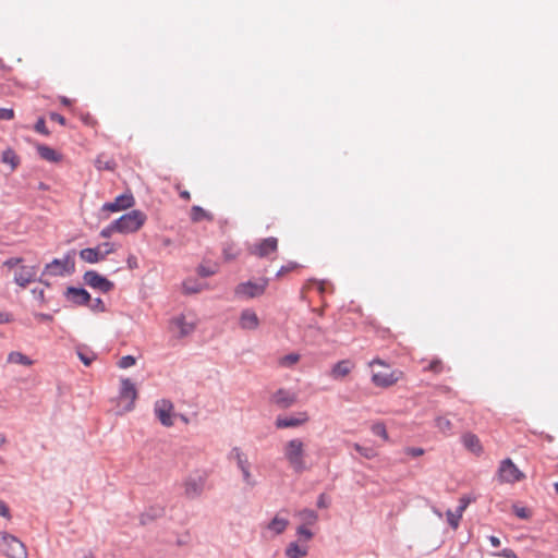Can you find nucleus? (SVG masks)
<instances>
[{
    "instance_id": "f257e3e1",
    "label": "nucleus",
    "mask_w": 558,
    "mask_h": 558,
    "mask_svg": "<svg viewBox=\"0 0 558 558\" xmlns=\"http://www.w3.org/2000/svg\"><path fill=\"white\" fill-rule=\"evenodd\" d=\"M136 398V383L130 378H120L118 392L111 399L112 411L117 415H123L134 410Z\"/></svg>"
},
{
    "instance_id": "f03ea898",
    "label": "nucleus",
    "mask_w": 558,
    "mask_h": 558,
    "mask_svg": "<svg viewBox=\"0 0 558 558\" xmlns=\"http://www.w3.org/2000/svg\"><path fill=\"white\" fill-rule=\"evenodd\" d=\"M282 456L289 468L295 473H303L306 465V444L301 438L287 440L282 446Z\"/></svg>"
},
{
    "instance_id": "7ed1b4c3",
    "label": "nucleus",
    "mask_w": 558,
    "mask_h": 558,
    "mask_svg": "<svg viewBox=\"0 0 558 558\" xmlns=\"http://www.w3.org/2000/svg\"><path fill=\"white\" fill-rule=\"evenodd\" d=\"M1 267L7 269L8 272L13 271L14 282L23 289L34 282L37 276V268L35 266L24 265L23 258L21 257L8 258L2 263Z\"/></svg>"
},
{
    "instance_id": "20e7f679",
    "label": "nucleus",
    "mask_w": 558,
    "mask_h": 558,
    "mask_svg": "<svg viewBox=\"0 0 558 558\" xmlns=\"http://www.w3.org/2000/svg\"><path fill=\"white\" fill-rule=\"evenodd\" d=\"M372 369V383L376 387L387 388L397 384L402 377L403 372L392 369L383 360L375 359L369 362Z\"/></svg>"
},
{
    "instance_id": "39448f33",
    "label": "nucleus",
    "mask_w": 558,
    "mask_h": 558,
    "mask_svg": "<svg viewBox=\"0 0 558 558\" xmlns=\"http://www.w3.org/2000/svg\"><path fill=\"white\" fill-rule=\"evenodd\" d=\"M197 324L198 319L195 314L182 313L170 319L169 331L175 338H184L195 331Z\"/></svg>"
},
{
    "instance_id": "423d86ee",
    "label": "nucleus",
    "mask_w": 558,
    "mask_h": 558,
    "mask_svg": "<svg viewBox=\"0 0 558 558\" xmlns=\"http://www.w3.org/2000/svg\"><path fill=\"white\" fill-rule=\"evenodd\" d=\"M207 477L206 471H195L189 474L182 482L183 495L189 499L198 498L205 489Z\"/></svg>"
},
{
    "instance_id": "0eeeda50",
    "label": "nucleus",
    "mask_w": 558,
    "mask_h": 558,
    "mask_svg": "<svg viewBox=\"0 0 558 558\" xmlns=\"http://www.w3.org/2000/svg\"><path fill=\"white\" fill-rule=\"evenodd\" d=\"M0 549L9 558H27L25 545L15 536L0 532Z\"/></svg>"
},
{
    "instance_id": "6e6552de",
    "label": "nucleus",
    "mask_w": 558,
    "mask_h": 558,
    "mask_svg": "<svg viewBox=\"0 0 558 558\" xmlns=\"http://www.w3.org/2000/svg\"><path fill=\"white\" fill-rule=\"evenodd\" d=\"M269 280L267 278H259L255 281H246L236 286L235 295L243 299H254L263 295L268 287Z\"/></svg>"
},
{
    "instance_id": "1a4fd4ad",
    "label": "nucleus",
    "mask_w": 558,
    "mask_h": 558,
    "mask_svg": "<svg viewBox=\"0 0 558 558\" xmlns=\"http://www.w3.org/2000/svg\"><path fill=\"white\" fill-rule=\"evenodd\" d=\"M497 478L502 484H513L524 478L523 472L513 463L510 458L504 459L497 470Z\"/></svg>"
},
{
    "instance_id": "9d476101",
    "label": "nucleus",
    "mask_w": 558,
    "mask_h": 558,
    "mask_svg": "<svg viewBox=\"0 0 558 558\" xmlns=\"http://www.w3.org/2000/svg\"><path fill=\"white\" fill-rule=\"evenodd\" d=\"M74 271V259L71 254L63 258H56L45 267V274L50 276H64Z\"/></svg>"
},
{
    "instance_id": "9b49d317",
    "label": "nucleus",
    "mask_w": 558,
    "mask_h": 558,
    "mask_svg": "<svg viewBox=\"0 0 558 558\" xmlns=\"http://www.w3.org/2000/svg\"><path fill=\"white\" fill-rule=\"evenodd\" d=\"M155 414L159 422L166 426L171 427L174 424L175 418V412H174V405L171 401L161 399L156 401L155 403Z\"/></svg>"
},
{
    "instance_id": "f8f14e48",
    "label": "nucleus",
    "mask_w": 558,
    "mask_h": 558,
    "mask_svg": "<svg viewBox=\"0 0 558 558\" xmlns=\"http://www.w3.org/2000/svg\"><path fill=\"white\" fill-rule=\"evenodd\" d=\"M112 252V247L110 243H105L97 247L93 248H84L80 252V257L90 264L98 263Z\"/></svg>"
},
{
    "instance_id": "ddd939ff",
    "label": "nucleus",
    "mask_w": 558,
    "mask_h": 558,
    "mask_svg": "<svg viewBox=\"0 0 558 558\" xmlns=\"http://www.w3.org/2000/svg\"><path fill=\"white\" fill-rule=\"evenodd\" d=\"M278 250V240L277 238L269 236L266 238L258 243L250 246V253L259 258L268 257L270 254L277 252Z\"/></svg>"
},
{
    "instance_id": "4468645a",
    "label": "nucleus",
    "mask_w": 558,
    "mask_h": 558,
    "mask_svg": "<svg viewBox=\"0 0 558 558\" xmlns=\"http://www.w3.org/2000/svg\"><path fill=\"white\" fill-rule=\"evenodd\" d=\"M119 233L134 232L140 228V214L133 210L114 221Z\"/></svg>"
},
{
    "instance_id": "2eb2a0df",
    "label": "nucleus",
    "mask_w": 558,
    "mask_h": 558,
    "mask_svg": "<svg viewBox=\"0 0 558 558\" xmlns=\"http://www.w3.org/2000/svg\"><path fill=\"white\" fill-rule=\"evenodd\" d=\"M84 282L94 289L100 290L101 292H108L113 288L112 282L94 270H89L84 274Z\"/></svg>"
},
{
    "instance_id": "dca6fc26",
    "label": "nucleus",
    "mask_w": 558,
    "mask_h": 558,
    "mask_svg": "<svg viewBox=\"0 0 558 558\" xmlns=\"http://www.w3.org/2000/svg\"><path fill=\"white\" fill-rule=\"evenodd\" d=\"M310 417L307 412H299L292 416H278L276 418L275 425L277 428H290V427H299L306 422H308Z\"/></svg>"
},
{
    "instance_id": "f3484780",
    "label": "nucleus",
    "mask_w": 558,
    "mask_h": 558,
    "mask_svg": "<svg viewBox=\"0 0 558 558\" xmlns=\"http://www.w3.org/2000/svg\"><path fill=\"white\" fill-rule=\"evenodd\" d=\"M260 325L257 313L252 308H245L241 312L239 317V326L246 331L256 330Z\"/></svg>"
},
{
    "instance_id": "a211bd4d",
    "label": "nucleus",
    "mask_w": 558,
    "mask_h": 558,
    "mask_svg": "<svg viewBox=\"0 0 558 558\" xmlns=\"http://www.w3.org/2000/svg\"><path fill=\"white\" fill-rule=\"evenodd\" d=\"M134 204V198L130 194H122L113 202L106 203L102 206L104 211L116 213L131 207Z\"/></svg>"
},
{
    "instance_id": "6ab92c4d",
    "label": "nucleus",
    "mask_w": 558,
    "mask_h": 558,
    "mask_svg": "<svg viewBox=\"0 0 558 558\" xmlns=\"http://www.w3.org/2000/svg\"><path fill=\"white\" fill-rule=\"evenodd\" d=\"M272 401L281 409H288L296 403L298 396L286 389H279L274 396Z\"/></svg>"
},
{
    "instance_id": "aec40b11",
    "label": "nucleus",
    "mask_w": 558,
    "mask_h": 558,
    "mask_svg": "<svg viewBox=\"0 0 558 558\" xmlns=\"http://www.w3.org/2000/svg\"><path fill=\"white\" fill-rule=\"evenodd\" d=\"M36 149L40 158L48 162L58 163L62 161V154L47 145L39 144L36 146Z\"/></svg>"
},
{
    "instance_id": "412c9836",
    "label": "nucleus",
    "mask_w": 558,
    "mask_h": 558,
    "mask_svg": "<svg viewBox=\"0 0 558 558\" xmlns=\"http://www.w3.org/2000/svg\"><path fill=\"white\" fill-rule=\"evenodd\" d=\"M65 295L69 301L78 305L86 304L90 299L89 293L82 288L70 287L68 288Z\"/></svg>"
},
{
    "instance_id": "4be33fe9",
    "label": "nucleus",
    "mask_w": 558,
    "mask_h": 558,
    "mask_svg": "<svg viewBox=\"0 0 558 558\" xmlns=\"http://www.w3.org/2000/svg\"><path fill=\"white\" fill-rule=\"evenodd\" d=\"M462 442L468 450L476 456H480L483 452V447L478 437L472 433L464 434L462 436Z\"/></svg>"
},
{
    "instance_id": "5701e85b",
    "label": "nucleus",
    "mask_w": 558,
    "mask_h": 558,
    "mask_svg": "<svg viewBox=\"0 0 558 558\" xmlns=\"http://www.w3.org/2000/svg\"><path fill=\"white\" fill-rule=\"evenodd\" d=\"M289 525V520L280 515V513L276 514L275 518L268 523V529L272 531L276 535L281 534L287 526Z\"/></svg>"
},
{
    "instance_id": "b1692460",
    "label": "nucleus",
    "mask_w": 558,
    "mask_h": 558,
    "mask_svg": "<svg viewBox=\"0 0 558 558\" xmlns=\"http://www.w3.org/2000/svg\"><path fill=\"white\" fill-rule=\"evenodd\" d=\"M295 515L302 521V525L311 526L314 525L318 519L317 513L311 509H303L295 513Z\"/></svg>"
},
{
    "instance_id": "393cba45",
    "label": "nucleus",
    "mask_w": 558,
    "mask_h": 558,
    "mask_svg": "<svg viewBox=\"0 0 558 558\" xmlns=\"http://www.w3.org/2000/svg\"><path fill=\"white\" fill-rule=\"evenodd\" d=\"M190 217H191V220L194 222H199L203 220H208V221L214 220V216L210 213L203 209L201 206H193L191 208Z\"/></svg>"
},
{
    "instance_id": "a878e982",
    "label": "nucleus",
    "mask_w": 558,
    "mask_h": 558,
    "mask_svg": "<svg viewBox=\"0 0 558 558\" xmlns=\"http://www.w3.org/2000/svg\"><path fill=\"white\" fill-rule=\"evenodd\" d=\"M351 372V364L349 361L338 362L331 369V376L336 379L345 377Z\"/></svg>"
},
{
    "instance_id": "bb28decb",
    "label": "nucleus",
    "mask_w": 558,
    "mask_h": 558,
    "mask_svg": "<svg viewBox=\"0 0 558 558\" xmlns=\"http://www.w3.org/2000/svg\"><path fill=\"white\" fill-rule=\"evenodd\" d=\"M8 362L12 364H21L24 366H32L34 362L25 354L19 351H12L8 355Z\"/></svg>"
},
{
    "instance_id": "cd10ccee",
    "label": "nucleus",
    "mask_w": 558,
    "mask_h": 558,
    "mask_svg": "<svg viewBox=\"0 0 558 558\" xmlns=\"http://www.w3.org/2000/svg\"><path fill=\"white\" fill-rule=\"evenodd\" d=\"M232 458L235 460L239 470L251 469V463L247 456L239 448H233L231 451Z\"/></svg>"
},
{
    "instance_id": "c85d7f7f",
    "label": "nucleus",
    "mask_w": 558,
    "mask_h": 558,
    "mask_svg": "<svg viewBox=\"0 0 558 558\" xmlns=\"http://www.w3.org/2000/svg\"><path fill=\"white\" fill-rule=\"evenodd\" d=\"M286 555L289 558H302L307 555V547L300 546L298 543H291L286 549Z\"/></svg>"
},
{
    "instance_id": "c756f323",
    "label": "nucleus",
    "mask_w": 558,
    "mask_h": 558,
    "mask_svg": "<svg viewBox=\"0 0 558 558\" xmlns=\"http://www.w3.org/2000/svg\"><path fill=\"white\" fill-rule=\"evenodd\" d=\"M1 160L2 162L10 165L12 169H15L20 163L19 156L11 148H8L2 153Z\"/></svg>"
},
{
    "instance_id": "7c9ffc66",
    "label": "nucleus",
    "mask_w": 558,
    "mask_h": 558,
    "mask_svg": "<svg viewBox=\"0 0 558 558\" xmlns=\"http://www.w3.org/2000/svg\"><path fill=\"white\" fill-rule=\"evenodd\" d=\"M222 255L226 262H231L238 258L240 250L233 243H226L222 248Z\"/></svg>"
},
{
    "instance_id": "2f4dec72",
    "label": "nucleus",
    "mask_w": 558,
    "mask_h": 558,
    "mask_svg": "<svg viewBox=\"0 0 558 558\" xmlns=\"http://www.w3.org/2000/svg\"><path fill=\"white\" fill-rule=\"evenodd\" d=\"M219 265L213 264H201L197 268V274L202 277H209L218 272Z\"/></svg>"
},
{
    "instance_id": "473e14b6",
    "label": "nucleus",
    "mask_w": 558,
    "mask_h": 558,
    "mask_svg": "<svg viewBox=\"0 0 558 558\" xmlns=\"http://www.w3.org/2000/svg\"><path fill=\"white\" fill-rule=\"evenodd\" d=\"M435 423H436V427L442 433V434H450L451 429H452V423L449 418L445 417V416H438L436 420H435Z\"/></svg>"
},
{
    "instance_id": "72a5a7b5",
    "label": "nucleus",
    "mask_w": 558,
    "mask_h": 558,
    "mask_svg": "<svg viewBox=\"0 0 558 558\" xmlns=\"http://www.w3.org/2000/svg\"><path fill=\"white\" fill-rule=\"evenodd\" d=\"M300 268V265L295 262H289L286 265L281 266L280 269L277 271L276 277L278 279L283 278L288 274Z\"/></svg>"
},
{
    "instance_id": "f704fd0d",
    "label": "nucleus",
    "mask_w": 558,
    "mask_h": 558,
    "mask_svg": "<svg viewBox=\"0 0 558 558\" xmlns=\"http://www.w3.org/2000/svg\"><path fill=\"white\" fill-rule=\"evenodd\" d=\"M353 448L355 451H357L362 457L366 459H374L377 456V452L375 449L371 447H363L360 444H353Z\"/></svg>"
},
{
    "instance_id": "c9c22d12",
    "label": "nucleus",
    "mask_w": 558,
    "mask_h": 558,
    "mask_svg": "<svg viewBox=\"0 0 558 558\" xmlns=\"http://www.w3.org/2000/svg\"><path fill=\"white\" fill-rule=\"evenodd\" d=\"M300 361V354L291 353L287 354L279 360V364L283 367H292Z\"/></svg>"
},
{
    "instance_id": "e433bc0d",
    "label": "nucleus",
    "mask_w": 558,
    "mask_h": 558,
    "mask_svg": "<svg viewBox=\"0 0 558 558\" xmlns=\"http://www.w3.org/2000/svg\"><path fill=\"white\" fill-rule=\"evenodd\" d=\"M444 371L442 361L439 359L432 360L427 366L424 367V372H430L434 374H439Z\"/></svg>"
},
{
    "instance_id": "4c0bfd02",
    "label": "nucleus",
    "mask_w": 558,
    "mask_h": 558,
    "mask_svg": "<svg viewBox=\"0 0 558 558\" xmlns=\"http://www.w3.org/2000/svg\"><path fill=\"white\" fill-rule=\"evenodd\" d=\"M371 429H372L373 434L381 437L385 441L389 440V436H388V433H387V429H386V426L384 423H380V422L375 423L372 425Z\"/></svg>"
},
{
    "instance_id": "58836bf2",
    "label": "nucleus",
    "mask_w": 558,
    "mask_h": 558,
    "mask_svg": "<svg viewBox=\"0 0 558 558\" xmlns=\"http://www.w3.org/2000/svg\"><path fill=\"white\" fill-rule=\"evenodd\" d=\"M446 515L448 523L456 530L459 526L462 514L458 510L456 512L448 510Z\"/></svg>"
},
{
    "instance_id": "ea45409f",
    "label": "nucleus",
    "mask_w": 558,
    "mask_h": 558,
    "mask_svg": "<svg viewBox=\"0 0 558 558\" xmlns=\"http://www.w3.org/2000/svg\"><path fill=\"white\" fill-rule=\"evenodd\" d=\"M240 471L242 472L243 482H244L248 487H254V486H256L257 481H256V478L253 476V474L251 473V469H244V470H240Z\"/></svg>"
},
{
    "instance_id": "a19ab883",
    "label": "nucleus",
    "mask_w": 558,
    "mask_h": 558,
    "mask_svg": "<svg viewBox=\"0 0 558 558\" xmlns=\"http://www.w3.org/2000/svg\"><path fill=\"white\" fill-rule=\"evenodd\" d=\"M135 364H136V359L132 355L122 356L118 362V366L120 368H128V367L134 366Z\"/></svg>"
},
{
    "instance_id": "79ce46f5",
    "label": "nucleus",
    "mask_w": 558,
    "mask_h": 558,
    "mask_svg": "<svg viewBox=\"0 0 558 558\" xmlns=\"http://www.w3.org/2000/svg\"><path fill=\"white\" fill-rule=\"evenodd\" d=\"M14 119V110L11 108H0V120L10 121Z\"/></svg>"
},
{
    "instance_id": "37998d69",
    "label": "nucleus",
    "mask_w": 558,
    "mask_h": 558,
    "mask_svg": "<svg viewBox=\"0 0 558 558\" xmlns=\"http://www.w3.org/2000/svg\"><path fill=\"white\" fill-rule=\"evenodd\" d=\"M77 355L86 366H89L95 359V355L93 353H84L82 351H77Z\"/></svg>"
},
{
    "instance_id": "c03bdc74",
    "label": "nucleus",
    "mask_w": 558,
    "mask_h": 558,
    "mask_svg": "<svg viewBox=\"0 0 558 558\" xmlns=\"http://www.w3.org/2000/svg\"><path fill=\"white\" fill-rule=\"evenodd\" d=\"M116 232H118V229L116 227V222L113 221L111 225L101 230L100 235L102 238H110Z\"/></svg>"
},
{
    "instance_id": "a18cd8bd",
    "label": "nucleus",
    "mask_w": 558,
    "mask_h": 558,
    "mask_svg": "<svg viewBox=\"0 0 558 558\" xmlns=\"http://www.w3.org/2000/svg\"><path fill=\"white\" fill-rule=\"evenodd\" d=\"M298 535L303 537L305 541H310L313 537V533L305 525H300L296 531Z\"/></svg>"
},
{
    "instance_id": "49530a36",
    "label": "nucleus",
    "mask_w": 558,
    "mask_h": 558,
    "mask_svg": "<svg viewBox=\"0 0 558 558\" xmlns=\"http://www.w3.org/2000/svg\"><path fill=\"white\" fill-rule=\"evenodd\" d=\"M35 130L44 135H48L49 131L47 130L46 122L43 118L38 119V121L35 124Z\"/></svg>"
},
{
    "instance_id": "de8ad7c7",
    "label": "nucleus",
    "mask_w": 558,
    "mask_h": 558,
    "mask_svg": "<svg viewBox=\"0 0 558 558\" xmlns=\"http://www.w3.org/2000/svg\"><path fill=\"white\" fill-rule=\"evenodd\" d=\"M405 453L411 456V457H421L424 454V449L423 448H418V447H408L405 448Z\"/></svg>"
},
{
    "instance_id": "09e8293b",
    "label": "nucleus",
    "mask_w": 558,
    "mask_h": 558,
    "mask_svg": "<svg viewBox=\"0 0 558 558\" xmlns=\"http://www.w3.org/2000/svg\"><path fill=\"white\" fill-rule=\"evenodd\" d=\"M496 556L504 558H518L517 554L510 548L502 549L500 553L496 554Z\"/></svg>"
},
{
    "instance_id": "8fccbe9b",
    "label": "nucleus",
    "mask_w": 558,
    "mask_h": 558,
    "mask_svg": "<svg viewBox=\"0 0 558 558\" xmlns=\"http://www.w3.org/2000/svg\"><path fill=\"white\" fill-rule=\"evenodd\" d=\"M49 118L51 121L58 122L61 125H65V118L57 112H51Z\"/></svg>"
},
{
    "instance_id": "3c124183",
    "label": "nucleus",
    "mask_w": 558,
    "mask_h": 558,
    "mask_svg": "<svg viewBox=\"0 0 558 558\" xmlns=\"http://www.w3.org/2000/svg\"><path fill=\"white\" fill-rule=\"evenodd\" d=\"M0 515L4 518H10V509L8 505L2 500H0Z\"/></svg>"
},
{
    "instance_id": "603ef678",
    "label": "nucleus",
    "mask_w": 558,
    "mask_h": 558,
    "mask_svg": "<svg viewBox=\"0 0 558 558\" xmlns=\"http://www.w3.org/2000/svg\"><path fill=\"white\" fill-rule=\"evenodd\" d=\"M470 504V500L466 498V497H462L460 499V506L459 508L457 509L461 514H463L464 510L466 509V507L469 506Z\"/></svg>"
},
{
    "instance_id": "864d4df0",
    "label": "nucleus",
    "mask_w": 558,
    "mask_h": 558,
    "mask_svg": "<svg viewBox=\"0 0 558 558\" xmlns=\"http://www.w3.org/2000/svg\"><path fill=\"white\" fill-rule=\"evenodd\" d=\"M163 513V509L161 507H157L153 510V513L151 514H147V517L149 519H155V518H158L160 515H162Z\"/></svg>"
},
{
    "instance_id": "5fc2aeb1",
    "label": "nucleus",
    "mask_w": 558,
    "mask_h": 558,
    "mask_svg": "<svg viewBox=\"0 0 558 558\" xmlns=\"http://www.w3.org/2000/svg\"><path fill=\"white\" fill-rule=\"evenodd\" d=\"M489 542L494 547L500 546V539L497 536H494V535L489 536Z\"/></svg>"
},
{
    "instance_id": "6e6d98bb",
    "label": "nucleus",
    "mask_w": 558,
    "mask_h": 558,
    "mask_svg": "<svg viewBox=\"0 0 558 558\" xmlns=\"http://www.w3.org/2000/svg\"><path fill=\"white\" fill-rule=\"evenodd\" d=\"M317 506L319 508H326L327 507V502H326V499H325L324 495L319 496L318 501H317Z\"/></svg>"
},
{
    "instance_id": "4d7b16f0",
    "label": "nucleus",
    "mask_w": 558,
    "mask_h": 558,
    "mask_svg": "<svg viewBox=\"0 0 558 558\" xmlns=\"http://www.w3.org/2000/svg\"><path fill=\"white\" fill-rule=\"evenodd\" d=\"M184 289L186 290V292H191V293L201 291V288L189 287L187 282L184 283Z\"/></svg>"
},
{
    "instance_id": "13d9d810",
    "label": "nucleus",
    "mask_w": 558,
    "mask_h": 558,
    "mask_svg": "<svg viewBox=\"0 0 558 558\" xmlns=\"http://www.w3.org/2000/svg\"><path fill=\"white\" fill-rule=\"evenodd\" d=\"M515 513L519 518H526L527 514H526V510L524 508H521V509H517L515 510Z\"/></svg>"
},
{
    "instance_id": "bf43d9fd",
    "label": "nucleus",
    "mask_w": 558,
    "mask_h": 558,
    "mask_svg": "<svg viewBox=\"0 0 558 558\" xmlns=\"http://www.w3.org/2000/svg\"><path fill=\"white\" fill-rule=\"evenodd\" d=\"M180 196H181L182 198L186 199V201H190V198H191V194H190V192H187V191H182V192H180Z\"/></svg>"
},
{
    "instance_id": "052dcab7",
    "label": "nucleus",
    "mask_w": 558,
    "mask_h": 558,
    "mask_svg": "<svg viewBox=\"0 0 558 558\" xmlns=\"http://www.w3.org/2000/svg\"><path fill=\"white\" fill-rule=\"evenodd\" d=\"M60 101L62 105L64 106H70L72 104L71 99L66 98V97H61L60 98Z\"/></svg>"
},
{
    "instance_id": "680f3d73",
    "label": "nucleus",
    "mask_w": 558,
    "mask_h": 558,
    "mask_svg": "<svg viewBox=\"0 0 558 558\" xmlns=\"http://www.w3.org/2000/svg\"><path fill=\"white\" fill-rule=\"evenodd\" d=\"M5 442V437L3 435H0V445Z\"/></svg>"
},
{
    "instance_id": "e2e57ef3",
    "label": "nucleus",
    "mask_w": 558,
    "mask_h": 558,
    "mask_svg": "<svg viewBox=\"0 0 558 558\" xmlns=\"http://www.w3.org/2000/svg\"><path fill=\"white\" fill-rule=\"evenodd\" d=\"M99 304L102 305V302H101V300L98 299L97 302H96V305H99Z\"/></svg>"
},
{
    "instance_id": "0e129e2a",
    "label": "nucleus",
    "mask_w": 558,
    "mask_h": 558,
    "mask_svg": "<svg viewBox=\"0 0 558 558\" xmlns=\"http://www.w3.org/2000/svg\"><path fill=\"white\" fill-rule=\"evenodd\" d=\"M99 304L102 305V302H101V300L98 299L97 302H96V305H99Z\"/></svg>"
},
{
    "instance_id": "69168bd1",
    "label": "nucleus",
    "mask_w": 558,
    "mask_h": 558,
    "mask_svg": "<svg viewBox=\"0 0 558 558\" xmlns=\"http://www.w3.org/2000/svg\"><path fill=\"white\" fill-rule=\"evenodd\" d=\"M556 493L558 494V483L555 484Z\"/></svg>"
}]
</instances>
